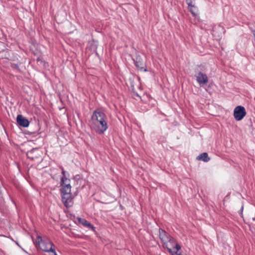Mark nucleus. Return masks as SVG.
I'll use <instances>...</instances> for the list:
<instances>
[{
    "mask_svg": "<svg viewBox=\"0 0 255 255\" xmlns=\"http://www.w3.org/2000/svg\"><path fill=\"white\" fill-rule=\"evenodd\" d=\"M52 253H54V255H57V254H56V253L55 252V249H54V252H52Z\"/></svg>",
    "mask_w": 255,
    "mask_h": 255,
    "instance_id": "obj_14",
    "label": "nucleus"
},
{
    "mask_svg": "<svg viewBox=\"0 0 255 255\" xmlns=\"http://www.w3.org/2000/svg\"><path fill=\"white\" fill-rule=\"evenodd\" d=\"M186 1L189 7H195L194 5L192 4L193 0H186Z\"/></svg>",
    "mask_w": 255,
    "mask_h": 255,
    "instance_id": "obj_12",
    "label": "nucleus"
},
{
    "mask_svg": "<svg viewBox=\"0 0 255 255\" xmlns=\"http://www.w3.org/2000/svg\"><path fill=\"white\" fill-rule=\"evenodd\" d=\"M17 123L23 127H27L29 126V122L28 120L23 117L22 115H19L16 118Z\"/></svg>",
    "mask_w": 255,
    "mask_h": 255,
    "instance_id": "obj_8",
    "label": "nucleus"
},
{
    "mask_svg": "<svg viewBox=\"0 0 255 255\" xmlns=\"http://www.w3.org/2000/svg\"><path fill=\"white\" fill-rule=\"evenodd\" d=\"M135 64L136 67L140 69V70H143L144 71H147L146 69L145 68V63L143 59L139 55L136 56L135 60Z\"/></svg>",
    "mask_w": 255,
    "mask_h": 255,
    "instance_id": "obj_7",
    "label": "nucleus"
},
{
    "mask_svg": "<svg viewBox=\"0 0 255 255\" xmlns=\"http://www.w3.org/2000/svg\"><path fill=\"white\" fill-rule=\"evenodd\" d=\"M71 181L66 177L62 176L60 180V193L62 203L69 208L73 205V197L71 194Z\"/></svg>",
    "mask_w": 255,
    "mask_h": 255,
    "instance_id": "obj_1",
    "label": "nucleus"
},
{
    "mask_svg": "<svg viewBox=\"0 0 255 255\" xmlns=\"http://www.w3.org/2000/svg\"><path fill=\"white\" fill-rule=\"evenodd\" d=\"M42 155V151L37 148L33 149L27 153V157L33 160L41 157Z\"/></svg>",
    "mask_w": 255,
    "mask_h": 255,
    "instance_id": "obj_6",
    "label": "nucleus"
},
{
    "mask_svg": "<svg viewBox=\"0 0 255 255\" xmlns=\"http://www.w3.org/2000/svg\"><path fill=\"white\" fill-rule=\"evenodd\" d=\"M106 118V116L104 113L95 111L90 122L92 129L99 134L103 133L108 128V125L105 120Z\"/></svg>",
    "mask_w": 255,
    "mask_h": 255,
    "instance_id": "obj_2",
    "label": "nucleus"
},
{
    "mask_svg": "<svg viewBox=\"0 0 255 255\" xmlns=\"http://www.w3.org/2000/svg\"><path fill=\"white\" fill-rule=\"evenodd\" d=\"M196 77L198 82L200 84H206L208 82L207 76L201 72L198 73Z\"/></svg>",
    "mask_w": 255,
    "mask_h": 255,
    "instance_id": "obj_9",
    "label": "nucleus"
},
{
    "mask_svg": "<svg viewBox=\"0 0 255 255\" xmlns=\"http://www.w3.org/2000/svg\"><path fill=\"white\" fill-rule=\"evenodd\" d=\"M36 247H38L43 251L46 252H54L53 244L49 239L42 240L40 236H37L35 241Z\"/></svg>",
    "mask_w": 255,
    "mask_h": 255,
    "instance_id": "obj_4",
    "label": "nucleus"
},
{
    "mask_svg": "<svg viewBox=\"0 0 255 255\" xmlns=\"http://www.w3.org/2000/svg\"><path fill=\"white\" fill-rule=\"evenodd\" d=\"M195 7H189V9L190 11L192 13V14L193 15V16H195L196 14L195 12L193 9V8H194Z\"/></svg>",
    "mask_w": 255,
    "mask_h": 255,
    "instance_id": "obj_13",
    "label": "nucleus"
},
{
    "mask_svg": "<svg viewBox=\"0 0 255 255\" xmlns=\"http://www.w3.org/2000/svg\"><path fill=\"white\" fill-rule=\"evenodd\" d=\"M197 159L205 162H208L210 160V158L209 157L208 155L206 152H204L201 154L197 157Z\"/></svg>",
    "mask_w": 255,
    "mask_h": 255,
    "instance_id": "obj_10",
    "label": "nucleus"
},
{
    "mask_svg": "<svg viewBox=\"0 0 255 255\" xmlns=\"http://www.w3.org/2000/svg\"><path fill=\"white\" fill-rule=\"evenodd\" d=\"M159 238L164 244V246L167 249L172 255L177 254L180 249V246L176 243L173 238L167 234L165 231L159 230Z\"/></svg>",
    "mask_w": 255,
    "mask_h": 255,
    "instance_id": "obj_3",
    "label": "nucleus"
},
{
    "mask_svg": "<svg viewBox=\"0 0 255 255\" xmlns=\"http://www.w3.org/2000/svg\"><path fill=\"white\" fill-rule=\"evenodd\" d=\"M245 108L241 106L236 107L234 111V116L237 121L242 120L246 116Z\"/></svg>",
    "mask_w": 255,
    "mask_h": 255,
    "instance_id": "obj_5",
    "label": "nucleus"
},
{
    "mask_svg": "<svg viewBox=\"0 0 255 255\" xmlns=\"http://www.w3.org/2000/svg\"><path fill=\"white\" fill-rule=\"evenodd\" d=\"M65 172V171L63 170L62 174H63L64 177H65V175H64Z\"/></svg>",
    "mask_w": 255,
    "mask_h": 255,
    "instance_id": "obj_15",
    "label": "nucleus"
},
{
    "mask_svg": "<svg viewBox=\"0 0 255 255\" xmlns=\"http://www.w3.org/2000/svg\"><path fill=\"white\" fill-rule=\"evenodd\" d=\"M79 222L85 226L88 227L90 228H93V226L85 219L82 218H79Z\"/></svg>",
    "mask_w": 255,
    "mask_h": 255,
    "instance_id": "obj_11",
    "label": "nucleus"
}]
</instances>
